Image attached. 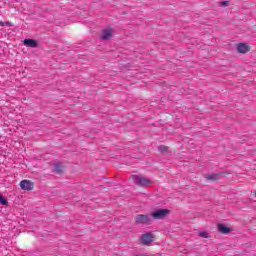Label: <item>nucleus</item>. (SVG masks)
Returning a JSON list of instances; mask_svg holds the SVG:
<instances>
[{
	"mask_svg": "<svg viewBox=\"0 0 256 256\" xmlns=\"http://www.w3.org/2000/svg\"><path fill=\"white\" fill-rule=\"evenodd\" d=\"M132 181L135 183V185H139L140 187H145L147 185H151L153 183V180L142 176V175H134L131 176Z\"/></svg>",
	"mask_w": 256,
	"mask_h": 256,
	"instance_id": "f257e3e1",
	"label": "nucleus"
},
{
	"mask_svg": "<svg viewBox=\"0 0 256 256\" xmlns=\"http://www.w3.org/2000/svg\"><path fill=\"white\" fill-rule=\"evenodd\" d=\"M169 215V210L167 209H158L151 213L150 217H153V219H165Z\"/></svg>",
	"mask_w": 256,
	"mask_h": 256,
	"instance_id": "f03ea898",
	"label": "nucleus"
},
{
	"mask_svg": "<svg viewBox=\"0 0 256 256\" xmlns=\"http://www.w3.org/2000/svg\"><path fill=\"white\" fill-rule=\"evenodd\" d=\"M155 236L153 233L147 232L141 236V244L142 245H149V243H153Z\"/></svg>",
	"mask_w": 256,
	"mask_h": 256,
	"instance_id": "7ed1b4c3",
	"label": "nucleus"
},
{
	"mask_svg": "<svg viewBox=\"0 0 256 256\" xmlns=\"http://www.w3.org/2000/svg\"><path fill=\"white\" fill-rule=\"evenodd\" d=\"M236 49L238 53L245 55V53H249L251 51V46H249L247 43L241 42L236 45Z\"/></svg>",
	"mask_w": 256,
	"mask_h": 256,
	"instance_id": "20e7f679",
	"label": "nucleus"
},
{
	"mask_svg": "<svg viewBox=\"0 0 256 256\" xmlns=\"http://www.w3.org/2000/svg\"><path fill=\"white\" fill-rule=\"evenodd\" d=\"M34 187L35 184L31 182V180H22L20 182V188L23 189V191H33Z\"/></svg>",
	"mask_w": 256,
	"mask_h": 256,
	"instance_id": "39448f33",
	"label": "nucleus"
},
{
	"mask_svg": "<svg viewBox=\"0 0 256 256\" xmlns=\"http://www.w3.org/2000/svg\"><path fill=\"white\" fill-rule=\"evenodd\" d=\"M135 220H136V223L149 225L151 223V216L140 214L136 216Z\"/></svg>",
	"mask_w": 256,
	"mask_h": 256,
	"instance_id": "423d86ee",
	"label": "nucleus"
},
{
	"mask_svg": "<svg viewBox=\"0 0 256 256\" xmlns=\"http://www.w3.org/2000/svg\"><path fill=\"white\" fill-rule=\"evenodd\" d=\"M111 37H113V29L106 28L102 31L101 39L107 41L108 39H111Z\"/></svg>",
	"mask_w": 256,
	"mask_h": 256,
	"instance_id": "0eeeda50",
	"label": "nucleus"
},
{
	"mask_svg": "<svg viewBox=\"0 0 256 256\" xmlns=\"http://www.w3.org/2000/svg\"><path fill=\"white\" fill-rule=\"evenodd\" d=\"M23 44L26 47H31L33 49H35V47H38V43L36 42V40L33 39H24Z\"/></svg>",
	"mask_w": 256,
	"mask_h": 256,
	"instance_id": "6e6552de",
	"label": "nucleus"
},
{
	"mask_svg": "<svg viewBox=\"0 0 256 256\" xmlns=\"http://www.w3.org/2000/svg\"><path fill=\"white\" fill-rule=\"evenodd\" d=\"M218 231L220 233H223L224 235H227L228 233H231L230 228L225 226L224 224H219L218 225Z\"/></svg>",
	"mask_w": 256,
	"mask_h": 256,
	"instance_id": "1a4fd4ad",
	"label": "nucleus"
},
{
	"mask_svg": "<svg viewBox=\"0 0 256 256\" xmlns=\"http://www.w3.org/2000/svg\"><path fill=\"white\" fill-rule=\"evenodd\" d=\"M55 173H61L63 171V164L56 163L54 166Z\"/></svg>",
	"mask_w": 256,
	"mask_h": 256,
	"instance_id": "9d476101",
	"label": "nucleus"
},
{
	"mask_svg": "<svg viewBox=\"0 0 256 256\" xmlns=\"http://www.w3.org/2000/svg\"><path fill=\"white\" fill-rule=\"evenodd\" d=\"M206 179H209V181H217L219 174H208L206 175Z\"/></svg>",
	"mask_w": 256,
	"mask_h": 256,
	"instance_id": "9b49d317",
	"label": "nucleus"
},
{
	"mask_svg": "<svg viewBox=\"0 0 256 256\" xmlns=\"http://www.w3.org/2000/svg\"><path fill=\"white\" fill-rule=\"evenodd\" d=\"M13 27V23L11 22H3L0 20V27Z\"/></svg>",
	"mask_w": 256,
	"mask_h": 256,
	"instance_id": "f8f14e48",
	"label": "nucleus"
},
{
	"mask_svg": "<svg viewBox=\"0 0 256 256\" xmlns=\"http://www.w3.org/2000/svg\"><path fill=\"white\" fill-rule=\"evenodd\" d=\"M199 237H202L203 239H208L209 233H207L206 231H202L199 233Z\"/></svg>",
	"mask_w": 256,
	"mask_h": 256,
	"instance_id": "ddd939ff",
	"label": "nucleus"
},
{
	"mask_svg": "<svg viewBox=\"0 0 256 256\" xmlns=\"http://www.w3.org/2000/svg\"><path fill=\"white\" fill-rule=\"evenodd\" d=\"M0 205H7V198L0 195Z\"/></svg>",
	"mask_w": 256,
	"mask_h": 256,
	"instance_id": "4468645a",
	"label": "nucleus"
},
{
	"mask_svg": "<svg viewBox=\"0 0 256 256\" xmlns=\"http://www.w3.org/2000/svg\"><path fill=\"white\" fill-rule=\"evenodd\" d=\"M167 149H169L167 146H159L158 147V151H160V153H165L167 151Z\"/></svg>",
	"mask_w": 256,
	"mask_h": 256,
	"instance_id": "2eb2a0df",
	"label": "nucleus"
},
{
	"mask_svg": "<svg viewBox=\"0 0 256 256\" xmlns=\"http://www.w3.org/2000/svg\"><path fill=\"white\" fill-rule=\"evenodd\" d=\"M222 5H224L225 7H227V5H229V1H223Z\"/></svg>",
	"mask_w": 256,
	"mask_h": 256,
	"instance_id": "dca6fc26",
	"label": "nucleus"
}]
</instances>
